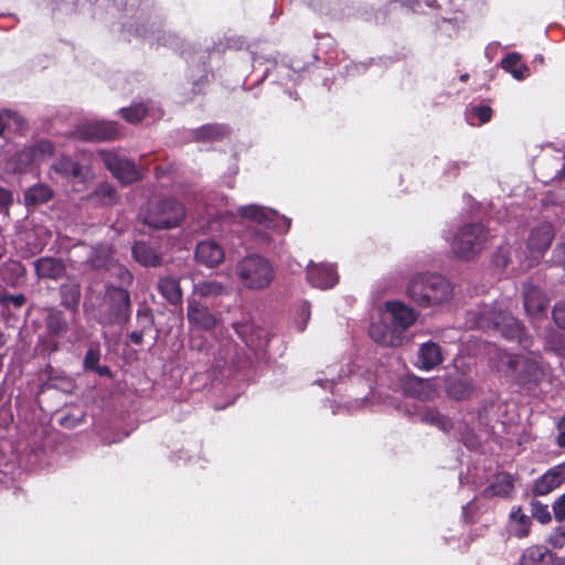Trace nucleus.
<instances>
[{
  "label": "nucleus",
  "instance_id": "obj_27",
  "mask_svg": "<svg viewBox=\"0 0 565 565\" xmlns=\"http://www.w3.org/2000/svg\"><path fill=\"white\" fill-rule=\"evenodd\" d=\"M225 287L216 280H203L194 285L193 296L211 298L222 295Z\"/></svg>",
  "mask_w": 565,
  "mask_h": 565
},
{
  "label": "nucleus",
  "instance_id": "obj_44",
  "mask_svg": "<svg viewBox=\"0 0 565 565\" xmlns=\"http://www.w3.org/2000/svg\"><path fill=\"white\" fill-rule=\"evenodd\" d=\"M409 3L413 10H416L417 8L422 7V0H411Z\"/></svg>",
  "mask_w": 565,
  "mask_h": 565
},
{
  "label": "nucleus",
  "instance_id": "obj_17",
  "mask_svg": "<svg viewBox=\"0 0 565 565\" xmlns=\"http://www.w3.org/2000/svg\"><path fill=\"white\" fill-rule=\"evenodd\" d=\"M554 231L551 224L543 223L534 228L529 237V248L533 253H542L547 249L553 241Z\"/></svg>",
  "mask_w": 565,
  "mask_h": 565
},
{
  "label": "nucleus",
  "instance_id": "obj_33",
  "mask_svg": "<svg viewBox=\"0 0 565 565\" xmlns=\"http://www.w3.org/2000/svg\"><path fill=\"white\" fill-rule=\"evenodd\" d=\"M510 518L515 525H522V529L515 530V535L518 537L526 536L530 531V521L529 518L521 511V509L518 508L512 510Z\"/></svg>",
  "mask_w": 565,
  "mask_h": 565
},
{
  "label": "nucleus",
  "instance_id": "obj_7",
  "mask_svg": "<svg viewBox=\"0 0 565 565\" xmlns=\"http://www.w3.org/2000/svg\"><path fill=\"white\" fill-rule=\"evenodd\" d=\"M103 158L113 175L121 183L128 184L141 178L140 171L130 160L119 158L115 153H103Z\"/></svg>",
  "mask_w": 565,
  "mask_h": 565
},
{
  "label": "nucleus",
  "instance_id": "obj_38",
  "mask_svg": "<svg viewBox=\"0 0 565 565\" xmlns=\"http://www.w3.org/2000/svg\"><path fill=\"white\" fill-rule=\"evenodd\" d=\"M553 319L559 328L565 329V302H559L554 307Z\"/></svg>",
  "mask_w": 565,
  "mask_h": 565
},
{
  "label": "nucleus",
  "instance_id": "obj_34",
  "mask_svg": "<svg viewBox=\"0 0 565 565\" xmlns=\"http://www.w3.org/2000/svg\"><path fill=\"white\" fill-rule=\"evenodd\" d=\"M110 249L108 247H100L94 252V255L89 258L90 264L95 268H103L110 260Z\"/></svg>",
  "mask_w": 565,
  "mask_h": 565
},
{
  "label": "nucleus",
  "instance_id": "obj_4",
  "mask_svg": "<svg viewBox=\"0 0 565 565\" xmlns=\"http://www.w3.org/2000/svg\"><path fill=\"white\" fill-rule=\"evenodd\" d=\"M486 237V231L481 225H466L454 235L451 250L460 259H471L480 253Z\"/></svg>",
  "mask_w": 565,
  "mask_h": 565
},
{
  "label": "nucleus",
  "instance_id": "obj_29",
  "mask_svg": "<svg viewBox=\"0 0 565 565\" xmlns=\"http://www.w3.org/2000/svg\"><path fill=\"white\" fill-rule=\"evenodd\" d=\"M422 419L427 424L436 426L443 431H449L454 426L449 418L433 409L425 411L422 415Z\"/></svg>",
  "mask_w": 565,
  "mask_h": 565
},
{
  "label": "nucleus",
  "instance_id": "obj_36",
  "mask_svg": "<svg viewBox=\"0 0 565 565\" xmlns=\"http://www.w3.org/2000/svg\"><path fill=\"white\" fill-rule=\"evenodd\" d=\"M532 515L542 524L548 523L551 521V514L547 505H544L540 502H532Z\"/></svg>",
  "mask_w": 565,
  "mask_h": 565
},
{
  "label": "nucleus",
  "instance_id": "obj_8",
  "mask_svg": "<svg viewBox=\"0 0 565 565\" xmlns=\"http://www.w3.org/2000/svg\"><path fill=\"white\" fill-rule=\"evenodd\" d=\"M188 321L191 328L210 331L218 323V318L207 307L200 305L194 298L188 300Z\"/></svg>",
  "mask_w": 565,
  "mask_h": 565
},
{
  "label": "nucleus",
  "instance_id": "obj_45",
  "mask_svg": "<svg viewBox=\"0 0 565 565\" xmlns=\"http://www.w3.org/2000/svg\"><path fill=\"white\" fill-rule=\"evenodd\" d=\"M557 441L559 446L565 447V431L559 434Z\"/></svg>",
  "mask_w": 565,
  "mask_h": 565
},
{
  "label": "nucleus",
  "instance_id": "obj_21",
  "mask_svg": "<svg viewBox=\"0 0 565 565\" xmlns=\"http://www.w3.org/2000/svg\"><path fill=\"white\" fill-rule=\"evenodd\" d=\"M53 198L52 189L46 184H36L29 188L24 194L26 205H39L46 203Z\"/></svg>",
  "mask_w": 565,
  "mask_h": 565
},
{
  "label": "nucleus",
  "instance_id": "obj_43",
  "mask_svg": "<svg viewBox=\"0 0 565 565\" xmlns=\"http://www.w3.org/2000/svg\"><path fill=\"white\" fill-rule=\"evenodd\" d=\"M130 339H131V341H132L134 343H137V344H138V343H140V342L142 341V334H141V333H139V332H132V333L130 334Z\"/></svg>",
  "mask_w": 565,
  "mask_h": 565
},
{
  "label": "nucleus",
  "instance_id": "obj_26",
  "mask_svg": "<svg viewBox=\"0 0 565 565\" xmlns=\"http://www.w3.org/2000/svg\"><path fill=\"white\" fill-rule=\"evenodd\" d=\"M239 214L242 217L254 221L259 224H264L273 218V211L258 206V205H247L239 209Z\"/></svg>",
  "mask_w": 565,
  "mask_h": 565
},
{
  "label": "nucleus",
  "instance_id": "obj_49",
  "mask_svg": "<svg viewBox=\"0 0 565 565\" xmlns=\"http://www.w3.org/2000/svg\"><path fill=\"white\" fill-rule=\"evenodd\" d=\"M554 565H565V559H558L554 563Z\"/></svg>",
  "mask_w": 565,
  "mask_h": 565
},
{
  "label": "nucleus",
  "instance_id": "obj_23",
  "mask_svg": "<svg viewBox=\"0 0 565 565\" xmlns=\"http://www.w3.org/2000/svg\"><path fill=\"white\" fill-rule=\"evenodd\" d=\"M472 391V383L466 376H457L452 379L447 385V393L455 399L467 398Z\"/></svg>",
  "mask_w": 565,
  "mask_h": 565
},
{
  "label": "nucleus",
  "instance_id": "obj_13",
  "mask_svg": "<svg viewBox=\"0 0 565 565\" xmlns=\"http://www.w3.org/2000/svg\"><path fill=\"white\" fill-rule=\"evenodd\" d=\"M307 275L311 285L320 289L331 288L338 282V275L331 265L311 264Z\"/></svg>",
  "mask_w": 565,
  "mask_h": 565
},
{
  "label": "nucleus",
  "instance_id": "obj_10",
  "mask_svg": "<svg viewBox=\"0 0 565 565\" xmlns=\"http://www.w3.org/2000/svg\"><path fill=\"white\" fill-rule=\"evenodd\" d=\"M498 370L504 373H519L524 377L535 376L539 372L536 362L522 356H514L509 353H500L498 358Z\"/></svg>",
  "mask_w": 565,
  "mask_h": 565
},
{
  "label": "nucleus",
  "instance_id": "obj_46",
  "mask_svg": "<svg viewBox=\"0 0 565 565\" xmlns=\"http://www.w3.org/2000/svg\"><path fill=\"white\" fill-rule=\"evenodd\" d=\"M426 4H427L428 7H433V8H437V7H438V2H437V0H431V1H429V2H426Z\"/></svg>",
  "mask_w": 565,
  "mask_h": 565
},
{
  "label": "nucleus",
  "instance_id": "obj_19",
  "mask_svg": "<svg viewBox=\"0 0 565 565\" xmlns=\"http://www.w3.org/2000/svg\"><path fill=\"white\" fill-rule=\"evenodd\" d=\"M35 271L40 278L58 279L65 274V267L58 259L44 257L35 262Z\"/></svg>",
  "mask_w": 565,
  "mask_h": 565
},
{
  "label": "nucleus",
  "instance_id": "obj_15",
  "mask_svg": "<svg viewBox=\"0 0 565 565\" xmlns=\"http://www.w3.org/2000/svg\"><path fill=\"white\" fill-rule=\"evenodd\" d=\"M523 299L525 311L532 318H540L547 308V299L534 286L526 285L524 287Z\"/></svg>",
  "mask_w": 565,
  "mask_h": 565
},
{
  "label": "nucleus",
  "instance_id": "obj_40",
  "mask_svg": "<svg viewBox=\"0 0 565 565\" xmlns=\"http://www.w3.org/2000/svg\"><path fill=\"white\" fill-rule=\"evenodd\" d=\"M12 120L18 121V117L10 113L0 114V135L3 132L4 128L10 125Z\"/></svg>",
  "mask_w": 565,
  "mask_h": 565
},
{
  "label": "nucleus",
  "instance_id": "obj_2",
  "mask_svg": "<svg viewBox=\"0 0 565 565\" xmlns=\"http://www.w3.org/2000/svg\"><path fill=\"white\" fill-rule=\"evenodd\" d=\"M184 217L183 206L172 199L151 201L142 215L145 224L153 228H170L179 225Z\"/></svg>",
  "mask_w": 565,
  "mask_h": 565
},
{
  "label": "nucleus",
  "instance_id": "obj_30",
  "mask_svg": "<svg viewBox=\"0 0 565 565\" xmlns=\"http://www.w3.org/2000/svg\"><path fill=\"white\" fill-rule=\"evenodd\" d=\"M92 199L97 203L111 205L117 201V195L113 185L108 183L100 184L96 191L92 194Z\"/></svg>",
  "mask_w": 565,
  "mask_h": 565
},
{
  "label": "nucleus",
  "instance_id": "obj_35",
  "mask_svg": "<svg viewBox=\"0 0 565 565\" xmlns=\"http://www.w3.org/2000/svg\"><path fill=\"white\" fill-rule=\"evenodd\" d=\"M125 119L129 122H139L146 115V108L142 105L132 106L121 110Z\"/></svg>",
  "mask_w": 565,
  "mask_h": 565
},
{
  "label": "nucleus",
  "instance_id": "obj_14",
  "mask_svg": "<svg viewBox=\"0 0 565 565\" xmlns=\"http://www.w3.org/2000/svg\"><path fill=\"white\" fill-rule=\"evenodd\" d=\"M565 481V463L550 469L540 477L534 484L533 491L537 495H545L558 488Z\"/></svg>",
  "mask_w": 565,
  "mask_h": 565
},
{
  "label": "nucleus",
  "instance_id": "obj_18",
  "mask_svg": "<svg viewBox=\"0 0 565 565\" xmlns=\"http://www.w3.org/2000/svg\"><path fill=\"white\" fill-rule=\"evenodd\" d=\"M107 299L114 305L113 317L109 321L122 320L129 309V295L122 288H114L107 292Z\"/></svg>",
  "mask_w": 565,
  "mask_h": 565
},
{
  "label": "nucleus",
  "instance_id": "obj_3",
  "mask_svg": "<svg viewBox=\"0 0 565 565\" xmlns=\"http://www.w3.org/2000/svg\"><path fill=\"white\" fill-rule=\"evenodd\" d=\"M236 273L244 286L250 289L267 288L274 279L271 265L258 255L243 258L237 264Z\"/></svg>",
  "mask_w": 565,
  "mask_h": 565
},
{
  "label": "nucleus",
  "instance_id": "obj_47",
  "mask_svg": "<svg viewBox=\"0 0 565 565\" xmlns=\"http://www.w3.org/2000/svg\"><path fill=\"white\" fill-rule=\"evenodd\" d=\"M130 278V274L128 271H124V280L129 281Z\"/></svg>",
  "mask_w": 565,
  "mask_h": 565
},
{
  "label": "nucleus",
  "instance_id": "obj_16",
  "mask_svg": "<svg viewBox=\"0 0 565 565\" xmlns=\"http://www.w3.org/2000/svg\"><path fill=\"white\" fill-rule=\"evenodd\" d=\"M198 262L207 267H215L224 259L223 248L213 241H204L198 244L195 250Z\"/></svg>",
  "mask_w": 565,
  "mask_h": 565
},
{
  "label": "nucleus",
  "instance_id": "obj_11",
  "mask_svg": "<svg viewBox=\"0 0 565 565\" xmlns=\"http://www.w3.org/2000/svg\"><path fill=\"white\" fill-rule=\"evenodd\" d=\"M117 127L113 122L94 121L83 125L77 130L83 140H106L117 136Z\"/></svg>",
  "mask_w": 565,
  "mask_h": 565
},
{
  "label": "nucleus",
  "instance_id": "obj_51",
  "mask_svg": "<svg viewBox=\"0 0 565 565\" xmlns=\"http://www.w3.org/2000/svg\"><path fill=\"white\" fill-rule=\"evenodd\" d=\"M520 529H522V525H515L514 524L513 532L515 533V530H520Z\"/></svg>",
  "mask_w": 565,
  "mask_h": 565
},
{
  "label": "nucleus",
  "instance_id": "obj_6",
  "mask_svg": "<svg viewBox=\"0 0 565 565\" xmlns=\"http://www.w3.org/2000/svg\"><path fill=\"white\" fill-rule=\"evenodd\" d=\"M380 313L390 323H393V327L399 331L402 337L404 335V331L416 320V313L414 310L398 301L386 302Z\"/></svg>",
  "mask_w": 565,
  "mask_h": 565
},
{
  "label": "nucleus",
  "instance_id": "obj_41",
  "mask_svg": "<svg viewBox=\"0 0 565 565\" xmlns=\"http://www.w3.org/2000/svg\"><path fill=\"white\" fill-rule=\"evenodd\" d=\"M98 362V355L94 351H88L85 358V366L86 367H94L95 364Z\"/></svg>",
  "mask_w": 565,
  "mask_h": 565
},
{
  "label": "nucleus",
  "instance_id": "obj_20",
  "mask_svg": "<svg viewBox=\"0 0 565 565\" xmlns=\"http://www.w3.org/2000/svg\"><path fill=\"white\" fill-rule=\"evenodd\" d=\"M440 348L433 342L425 343L420 347L418 353V365L422 369L430 370L441 362Z\"/></svg>",
  "mask_w": 565,
  "mask_h": 565
},
{
  "label": "nucleus",
  "instance_id": "obj_42",
  "mask_svg": "<svg viewBox=\"0 0 565 565\" xmlns=\"http://www.w3.org/2000/svg\"><path fill=\"white\" fill-rule=\"evenodd\" d=\"M11 194L8 191L0 188V204L7 205L11 202Z\"/></svg>",
  "mask_w": 565,
  "mask_h": 565
},
{
  "label": "nucleus",
  "instance_id": "obj_22",
  "mask_svg": "<svg viewBox=\"0 0 565 565\" xmlns=\"http://www.w3.org/2000/svg\"><path fill=\"white\" fill-rule=\"evenodd\" d=\"M135 259L143 266H156L160 263L161 257L149 245L137 243L132 248Z\"/></svg>",
  "mask_w": 565,
  "mask_h": 565
},
{
  "label": "nucleus",
  "instance_id": "obj_5",
  "mask_svg": "<svg viewBox=\"0 0 565 565\" xmlns=\"http://www.w3.org/2000/svg\"><path fill=\"white\" fill-rule=\"evenodd\" d=\"M491 326L500 328L504 337L522 341L523 329L520 321L514 317L505 312H483L476 321L478 328H489Z\"/></svg>",
  "mask_w": 565,
  "mask_h": 565
},
{
  "label": "nucleus",
  "instance_id": "obj_32",
  "mask_svg": "<svg viewBox=\"0 0 565 565\" xmlns=\"http://www.w3.org/2000/svg\"><path fill=\"white\" fill-rule=\"evenodd\" d=\"M546 554V548L542 546H532L525 550L522 555L521 564L522 565H537L544 559Z\"/></svg>",
  "mask_w": 565,
  "mask_h": 565
},
{
  "label": "nucleus",
  "instance_id": "obj_39",
  "mask_svg": "<svg viewBox=\"0 0 565 565\" xmlns=\"http://www.w3.org/2000/svg\"><path fill=\"white\" fill-rule=\"evenodd\" d=\"M473 113L478 116L480 124L488 122L492 114L491 108L488 106L476 107L473 108Z\"/></svg>",
  "mask_w": 565,
  "mask_h": 565
},
{
  "label": "nucleus",
  "instance_id": "obj_12",
  "mask_svg": "<svg viewBox=\"0 0 565 565\" xmlns=\"http://www.w3.org/2000/svg\"><path fill=\"white\" fill-rule=\"evenodd\" d=\"M52 145L49 141H41L35 147L19 153L17 169L23 171L31 166L40 164L52 154Z\"/></svg>",
  "mask_w": 565,
  "mask_h": 565
},
{
  "label": "nucleus",
  "instance_id": "obj_25",
  "mask_svg": "<svg viewBox=\"0 0 565 565\" xmlns=\"http://www.w3.org/2000/svg\"><path fill=\"white\" fill-rule=\"evenodd\" d=\"M501 65L518 81L524 79L529 76V68L521 63L518 54H509L502 60Z\"/></svg>",
  "mask_w": 565,
  "mask_h": 565
},
{
  "label": "nucleus",
  "instance_id": "obj_24",
  "mask_svg": "<svg viewBox=\"0 0 565 565\" xmlns=\"http://www.w3.org/2000/svg\"><path fill=\"white\" fill-rule=\"evenodd\" d=\"M159 290L171 303H180L182 300V290L178 279L171 277L160 279Z\"/></svg>",
  "mask_w": 565,
  "mask_h": 565
},
{
  "label": "nucleus",
  "instance_id": "obj_50",
  "mask_svg": "<svg viewBox=\"0 0 565 565\" xmlns=\"http://www.w3.org/2000/svg\"><path fill=\"white\" fill-rule=\"evenodd\" d=\"M22 301H23V298L21 297V298H18V299L15 300V303H17V305H21V303H22Z\"/></svg>",
  "mask_w": 565,
  "mask_h": 565
},
{
  "label": "nucleus",
  "instance_id": "obj_28",
  "mask_svg": "<svg viewBox=\"0 0 565 565\" xmlns=\"http://www.w3.org/2000/svg\"><path fill=\"white\" fill-rule=\"evenodd\" d=\"M52 169L63 177H72L74 179L85 181V175L82 172V168L67 158H62L56 161Z\"/></svg>",
  "mask_w": 565,
  "mask_h": 565
},
{
  "label": "nucleus",
  "instance_id": "obj_31",
  "mask_svg": "<svg viewBox=\"0 0 565 565\" xmlns=\"http://www.w3.org/2000/svg\"><path fill=\"white\" fill-rule=\"evenodd\" d=\"M513 489L512 478L509 475H499L497 483L490 487L489 491L493 495H508Z\"/></svg>",
  "mask_w": 565,
  "mask_h": 565
},
{
  "label": "nucleus",
  "instance_id": "obj_9",
  "mask_svg": "<svg viewBox=\"0 0 565 565\" xmlns=\"http://www.w3.org/2000/svg\"><path fill=\"white\" fill-rule=\"evenodd\" d=\"M381 313L377 320L373 321L369 334L373 341L383 347H397L403 342V337Z\"/></svg>",
  "mask_w": 565,
  "mask_h": 565
},
{
  "label": "nucleus",
  "instance_id": "obj_1",
  "mask_svg": "<svg viewBox=\"0 0 565 565\" xmlns=\"http://www.w3.org/2000/svg\"><path fill=\"white\" fill-rule=\"evenodd\" d=\"M407 294L417 305L431 307L450 300L452 287L439 275L423 274L412 278Z\"/></svg>",
  "mask_w": 565,
  "mask_h": 565
},
{
  "label": "nucleus",
  "instance_id": "obj_48",
  "mask_svg": "<svg viewBox=\"0 0 565 565\" xmlns=\"http://www.w3.org/2000/svg\"><path fill=\"white\" fill-rule=\"evenodd\" d=\"M468 77H469V75H468L467 73H466V74H462V75L460 76V81H461V82H466V81L468 79Z\"/></svg>",
  "mask_w": 565,
  "mask_h": 565
},
{
  "label": "nucleus",
  "instance_id": "obj_37",
  "mask_svg": "<svg viewBox=\"0 0 565 565\" xmlns=\"http://www.w3.org/2000/svg\"><path fill=\"white\" fill-rule=\"evenodd\" d=\"M553 512L558 522L565 521V493L558 497L554 502Z\"/></svg>",
  "mask_w": 565,
  "mask_h": 565
}]
</instances>
